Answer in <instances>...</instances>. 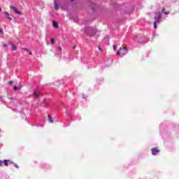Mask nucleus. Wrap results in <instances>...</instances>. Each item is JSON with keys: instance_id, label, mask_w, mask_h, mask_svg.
Returning a JSON list of instances; mask_svg holds the SVG:
<instances>
[{"instance_id": "obj_1", "label": "nucleus", "mask_w": 179, "mask_h": 179, "mask_svg": "<svg viewBox=\"0 0 179 179\" xmlns=\"http://www.w3.org/2000/svg\"><path fill=\"white\" fill-rule=\"evenodd\" d=\"M162 13H158L157 15L155 16V22H154V29H157V24H160L162 22Z\"/></svg>"}, {"instance_id": "obj_2", "label": "nucleus", "mask_w": 179, "mask_h": 179, "mask_svg": "<svg viewBox=\"0 0 179 179\" xmlns=\"http://www.w3.org/2000/svg\"><path fill=\"white\" fill-rule=\"evenodd\" d=\"M85 32L87 34H89V36H91V37H93L96 33H97V29H96V27H89L86 28Z\"/></svg>"}, {"instance_id": "obj_3", "label": "nucleus", "mask_w": 179, "mask_h": 179, "mask_svg": "<svg viewBox=\"0 0 179 179\" xmlns=\"http://www.w3.org/2000/svg\"><path fill=\"white\" fill-rule=\"evenodd\" d=\"M116 54L117 55H120V57H124V55L128 54V48L120 47L119 51H117Z\"/></svg>"}, {"instance_id": "obj_4", "label": "nucleus", "mask_w": 179, "mask_h": 179, "mask_svg": "<svg viewBox=\"0 0 179 179\" xmlns=\"http://www.w3.org/2000/svg\"><path fill=\"white\" fill-rule=\"evenodd\" d=\"M152 152V155L153 156H156V155H157V153L160 152V150L157 149V148H154L151 150Z\"/></svg>"}, {"instance_id": "obj_5", "label": "nucleus", "mask_w": 179, "mask_h": 179, "mask_svg": "<svg viewBox=\"0 0 179 179\" xmlns=\"http://www.w3.org/2000/svg\"><path fill=\"white\" fill-rule=\"evenodd\" d=\"M12 10H13L15 12V13H16L17 15H22V12L19 11V10H17V8H16V7L12 6L11 7Z\"/></svg>"}, {"instance_id": "obj_6", "label": "nucleus", "mask_w": 179, "mask_h": 179, "mask_svg": "<svg viewBox=\"0 0 179 179\" xmlns=\"http://www.w3.org/2000/svg\"><path fill=\"white\" fill-rule=\"evenodd\" d=\"M3 13L7 19H8V20H12V17L10 16L9 13H8L7 11H4Z\"/></svg>"}, {"instance_id": "obj_7", "label": "nucleus", "mask_w": 179, "mask_h": 179, "mask_svg": "<svg viewBox=\"0 0 179 179\" xmlns=\"http://www.w3.org/2000/svg\"><path fill=\"white\" fill-rule=\"evenodd\" d=\"M8 44H10V45H11V47H12L13 51H16L17 48H16V45H15L13 44V43L10 42V41H8Z\"/></svg>"}, {"instance_id": "obj_8", "label": "nucleus", "mask_w": 179, "mask_h": 179, "mask_svg": "<svg viewBox=\"0 0 179 179\" xmlns=\"http://www.w3.org/2000/svg\"><path fill=\"white\" fill-rule=\"evenodd\" d=\"M48 120L49 122H50V124H54V120H52V117H51V115H48Z\"/></svg>"}, {"instance_id": "obj_9", "label": "nucleus", "mask_w": 179, "mask_h": 179, "mask_svg": "<svg viewBox=\"0 0 179 179\" xmlns=\"http://www.w3.org/2000/svg\"><path fill=\"white\" fill-rule=\"evenodd\" d=\"M52 25L55 27V29L58 28V22H57V21H53Z\"/></svg>"}, {"instance_id": "obj_10", "label": "nucleus", "mask_w": 179, "mask_h": 179, "mask_svg": "<svg viewBox=\"0 0 179 179\" xmlns=\"http://www.w3.org/2000/svg\"><path fill=\"white\" fill-rule=\"evenodd\" d=\"M22 89V86H14V90L17 91Z\"/></svg>"}, {"instance_id": "obj_11", "label": "nucleus", "mask_w": 179, "mask_h": 179, "mask_svg": "<svg viewBox=\"0 0 179 179\" xmlns=\"http://www.w3.org/2000/svg\"><path fill=\"white\" fill-rule=\"evenodd\" d=\"M58 8H59L58 3H57V1L55 0V10H58Z\"/></svg>"}, {"instance_id": "obj_12", "label": "nucleus", "mask_w": 179, "mask_h": 179, "mask_svg": "<svg viewBox=\"0 0 179 179\" xmlns=\"http://www.w3.org/2000/svg\"><path fill=\"white\" fill-rule=\"evenodd\" d=\"M163 13H164V15H169L170 12L166 10V8H163L162 10Z\"/></svg>"}, {"instance_id": "obj_13", "label": "nucleus", "mask_w": 179, "mask_h": 179, "mask_svg": "<svg viewBox=\"0 0 179 179\" xmlns=\"http://www.w3.org/2000/svg\"><path fill=\"white\" fill-rule=\"evenodd\" d=\"M10 160H8V159H5L3 163H4L5 166H9V162Z\"/></svg>"}, {"instance_id": "obj_14", "label": "nucleus", "mask_w": 179, "mask_h": 179, "mask_svg": "<svg viewBox=\"0 0 179 179\" xmlns=\"http://www.w3.org/2000/svg\"><path fill=\"white\" fill-rule=\"evenodd\" d=\"M34 97H36V99H38V97H39L38 94H37V92H34Z\"/></svg>"}, {"instance_id": "obj_15", "label": "nucleus", "mask_w": 179, "mask_h": 179, "mask_svg": "<svg viewBox=\"0 0 179 179\" xmlns=\"http://www.w3.org/2000/svg\"><path fill=\"white\" fill-rule=\"evenodd\" d=\"M50 43H51L52 44H55V41L52 38L50 39Z\"/></svg>"}, {"instance_id": "obj_16", "label": "nucleus", "mask_w": 179, "mask_h": 179, "mask_svg": "<svg viewBox=\"0 0 179 179\" xmlns=\"http://www.w3.org/2000/svg\"><path fill=\"white\" fill-rule=\"evenodd\" d=\"M22 50H24V51H27V52H30V50L27 48H22Z\"/></svg>"}, {"instance_id": "obj_17", "label": "nucleus", "mask_w": 179, "mask_h": 179, "mask_svg": "<svg viewBox=\"0 0 179 179\" xmlns=\"http://www.w3.org/2000/svg\"><path fill=\"white\" fill-rule=\"evenodd\" d=\"M57 51H62V48L61 47H58L57 49Z\"/></svg>"}, {"instance_id": "obj_18", "label": "nucleus", "mask_w": 179, "mask_h": 179, "mask_svg": "<svg viewBox=\"0 0 179 179\" xmlns=\"http://www.w3.org/2000/svg\"><path fill=\"white\" fill-rule=\"evenodd\" d=\"M14 166H15L16 169H19V166L16 164H13Z\"/></svg>"}, {"instance_id": "obj_19", "label": "nucleus", "mask_w": 179, "mask_h": 179, "mask_svg": "<svg viewBox=\"0 0 179 179\" xmlns=\"http://www.w3.org/2000/svg\"><path fill=\"white\" fill-rule=\"evenodd\" d=\"M113 50L115 51L117 50V46L115 45H113Z\"/></svg>"}, {"instance_id": "obj_20", "label": "nucleus", "mask_w": 179, "mask_h": 179, "mask_svg": "<svg viewBox=\"0 0 179 179\" xmlns=\"http://www.w3.org/2000/svg\"><path fill=\"white\" fill-rule=\"evenodd\" d=\"M15 163L13 162H8V164H14Z\"/></svg>"}, {"instance_id": "obj_21", "label": "nucleus", "mask_w": 179, "mask_h": 179, "mask_svg": "<svg viewBox=\"0 0 179 179\" xmlns=\"http://www.w3.org/2000/svg\"><path fill=\"white\" fill-rule=\"evenodd\" d=\"M2 163H3V162L2 160H0V167H1Z\"/></svg>"}, {"instance_id": "obj_22", "label": "nucleus", "mask_w": 179, "mask_h": 179, "mask_svg": "<svg viewBox=\"0 0 179 179\" xmlns=\"http://www.w3.org/2000/svg\"><path fill=\"white\" fill-rule=\"evenodd\" d=\"M8 83L9 85H13V81H9Z\"/></svg>"}, {"instance_id": "obj_23", "label": "nucleus", "mask_w": 179, "mask_h": 179, "mask_svg": "<svg viewBox=\"0 0 179 179\" xmlns=\"http://www.w3.org/2000/svg\"><path fill=\"white\" fill-rule=\"evenodd\" d=\"M3 47H8L7 44H3Z\"/></svg>"}, {"instance_id": "obj_24", "label": "nucleus", "mask_w": 179, "mask_h": 179, "mask_svg": "<svg viewBox=\"0 0 179 179\" xmlns=\"http://www.w3.org/2000/svg\"><path fill=\"white\" fill-rule=\"evenodd\" d=\"M0 33H3V31H2V29L0 28Z\"/></svg>"}, {"instance_id": "obj_25", "label": "nucleus", "mask_w": 179, "mask_h": 179, "mask_svg": "<svg viewBox=\"0 0 179 179\" xmlns=\"http://www.w3.org/2000/svg\"><path fill=\"white\" fill-rule=\"evenodd\" d=\"M83 99H86V97L85 96V94H83Z\"/></svg>"}, {"instance_id": "obj_26", "label": "nucleus", "mask_w": 179, "mask_h": 179, "mask_svg": "<svg viewBox=\"0 0 179 179\" xmlns=\"http://www.w3.org/2000/svg\"><path fill=\"white\" fill-rule=\"evenodd\" d=\"M29 52V55H33V54L31 53V52Z\"/></svg>"}, {"instance_id": "obj_27", "label": "nucleus", "mask_w": 179, "mask_h": 179, "mask_svg": "<svg viewBox=\"0 0 179 179\" xmlns=\"http://www.w3.org/2000/svg\"><path fill=\"white\" fill-rule=\"evenodd\" d=\"M73 49L76 48V46H73Z\"/></svg>"}, {"instance_id": "obj_28", "label": "nucleus", "mask_w": 179, "mask_h": 179, "mask_svg": "<svg viewBox=\"0 0 179 179\" xmlns=\"http://www.w3.org/2000/svg\"><path fill=\"white\" fill-rule=\"evenodd\" d=\"M99 50H101V48L99 47Z\"/></svg>"}, {"instance_id": "obj_29", "label": "nucleus", "mask_w": 179, "mask_h": 179, "mask_svg": "<svg viewBox=\"0 0 179 179\" xmlns=\"http://www.w3.org/2000/svg\"><path fill=\"white\" fill-rule=\"evenodd\" d=\"M10 99H11V100H13V97H11V98H10Z\"/></svg>"}, {"instance_id": "obj_30", "label": "nucleus", "mask_w": 179, "mask_h": 179, "mask_svg": "<svg viewBox=\"0 0 179 179\" xmlns=\"http://www.w3.org/2000/svg\"><path fill=\"white\" fill-rule=\"evenodd\" d=\"M1 10H2V8H0V12H1Z\"/></svg>"}, {"instance_id": "obj_31", "label": "nucleus", "mask_w": 179, "mask_h": 179, "mask_svg": "<svg viewBox=\"0 0 179 179\" xmlns=\"http://www.w3.org/2000/svg\"><path fill=\"white\" fill-rule=\"evenodd\" d=\"M0 99H2V96H0Z\"/></svg>"}, {"instance_id": "obj_32", "label": "nucleus", "mask_w": 179, "mask_h": 179, "mask_svg": "<svg viewBox=\"0 0 179 179\" xmlns=\"http://www.w3.org/2000/svg\"><path fill=\"white\" fill-rule=\"evenodd\" d=\"M70 1H75V0H70Z\"/></svg>"}, {"instance_id": "obj_33", "label": "nucleus", "mask_w": 179, "mask_h": 179, "mask_svg": "<svg viewBox=\"0 0 179 179\" xmlns=\"http://www.w3.org/2000/svg\"><path fill=\"white\" fill-rule=\"evenodd\" d=\"M41 127H43V125H41Z\"/></svg>"}]
</instances>
